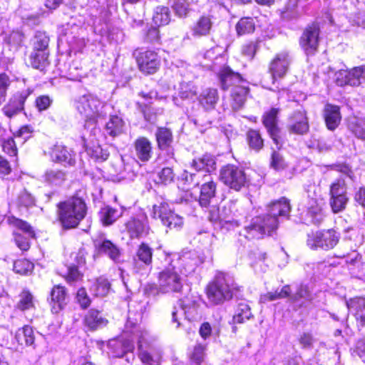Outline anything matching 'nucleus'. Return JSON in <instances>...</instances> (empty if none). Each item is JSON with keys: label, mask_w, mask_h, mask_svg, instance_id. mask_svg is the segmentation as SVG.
Listing matches in <instances>:
<instances>
[{"label": "nucleus", "mask_w": 365, "mask_h": 365, "mask_svg": "<svg viewBox=\"0 0 365 365\" xmlns=\"http://www.w3.org/2000/svg\"><path fill=\"white\" fill-rule=\"evenodd\" d=\"M75 106L85 118V128L91 129V133L94 135L100 132L96 126L98 120L103 118L111 108L110 105L89 93L78 96L75 101Z\"/></svg>", "instance_id": "1"}, {"label": "nucleus", "mask_w": 365, "mask_h": 365, "mask_svg": "<svg viewBox=\"0 0 365 365\" xmlns=\"http://www.w3.org/2000/svg\"><path fill=\"white\" fill-rule=\"evenodd\" d=\"M240 289L232 274L218 272L207 285L206 294L211 304L218 305L231 300Z\"/></svg>", "instance_id": "2"}, {"label": "nucleus", "mask_w": 365, "mask_h": 365, "mask_svg": "<svg viewBox=\"0 0 365 365\" xmlns=\"http://www.w3.org/2000/svg\"><path fill=\"white\" fill-rule=\"evenodd\" d=\"M221 88L231 90V106L234 110L242 108L248 93L246 81L240 73L234 72L229 67H223L219 73Z\"/></svg>", "instance_id": "3"}, {"label": "nucleus", "mask_w": 365, "mask_h": 365, "mask_svg": "<svg viewBox=\"0 0 365 365\" xmlns=\"http://www.w3.org/2000/svg\"><path fill=\"white\" fill-rule=\"evenodd\" d=\"M141 319V314L133 313L130 309L125 324L123 336L119 339L110 340L108 346L112 349L114 357H122L127 352H132L134 349V339L137 340L135 333V327H140L138 322Z\"/></svg>", "instance_id": "4"}, {"label": "nucleus", "mask_w": 365, "mask_h": 365, "mask_svg": "<svg viewBox=\"0 0 365 365\" xmlns=\"http://www.w3.org/2000/svg\"><path fill=\"white\" fill-rule=\"evenodd\" d=\"M138 357L144 365H160L162 351L155 346V337L143 327H135Z\"/></svg>", "instance_id": "5"}, {"label": "nucleus", "mask_w": 365, "mask_h": 365, "mask_svg": "<svg viewBox=\"0 0 365 365\" xmlns=\"http://www.w3.org/2000/svg\"><path fill=\"white\" fill-rule=\"evenodd\" d=\"M87 207L80 197H73L58 205V217L66 229L76 227L85 217Z\"/></svg>", "instance_id": "6"}, {"label": "nucleus", "mask_w": 365, "mask_h": 365, "mask_svg": "<svg viewBox=\"0 0 365 365\" xmlns=\"http://www.w3.org/2000/svg\"><path fill=\"white\" fill-rule=\"evenodd\" d=\"M199 301V297L192 294L179 300L178 306L174 307L172 312V322L177 324V328L182 324L183 317L189 322L198 318Z\"/></svg>", "instance_id": "7"}, {"label": "nucleus", "mask_w": 365, "mask_h": 365, "mask_svg": "<svg viewBox=\"0 0 365 365\" xmlns=\"http://www.w3.org/2000/svg\"><path fill=\"white\" fill-rule=\"evenodd\" d=\"M276 229L277 221L274 217L259 215L252 219L250 225L244 228L242 235L248 240L261 239Z\"/></svg>", "instance_id": "8"}, {"label": "nucleus", "mask_w": 365, "mask_h": 365, "mask_svg": "<svg viewBox=\"0 0 365 365\" xmlns=\"http://www.w3.org/2000/svg\"><path fill=\"white\" fill-rule=\"evenodd\" d=\"M150 215L154 219H159L170 230H178L183 225L182 217L175 213L167 202L154 205Z\"/></svg>", "instance_id": "9"}, {"label": "nucleus", "mask_w": 365, "mask_h": 365, "mask_svg": "<svg viewBox=\"0 0 365 365\" xmlns=\"http://www.w3.org/2000/svg\"><path fill=\"white\" fill-rule=\"evenodd\" d=\"M220 180L230 188L239 191L249 183L245 171L234 165H227L220 170Z\"/></svg>", "instance_id": "10"}, {"label": "nucleus", "mask_w": 365, "mask_h": 365, "mask_svg": "<svg viewBox=\"0 0 365 365\" xmlns=\"http://www.w3.org/2000/svg\"><path fill=\"white\" fill-rule=\"evenodd\" d=\"M182 275L175 266H170L159 274L158 283L161 292H180L182 288Z\"/></svg>", "instance_id": "11"}, {"label": "nucleus", "mask_w": 365, "mask_h": 365, "mask_svg": "<svg viewBox=\"0 0 365 365\" xmlns=\"http://www.w3.org/2000/svg\"><path fill=\"white\" fill-rule=\"evenodd\" d=\"M304 190L309 199L307 203V215L311 217L314 224H319L324 219L322 211V200L319 197V187L312 182L304 186Z\"/></svg>", "instance_id": "12"}, {"label": "nucleus", "mask_w": 365, "mask_h": 365, "mask_svg": "<svg viewBox=\"0 0 365 365\" xmlns=\"http://www.w3.org/2000/svg\"><path fill=\"white\" fill-rule=\"evenodd\" d=\"M339 241V235L333 230L312 232L308 235L307 243L311 249H332Z\"/></svg>", "instance_id": "13"}, {"label": "nucleus", "mask_w": 365, "mask_h": 365, "mask_svg": "<svg viewBox=\"0 0 365 365\" xmlns=\"http://www.w3.org/2000/svg\"><path fill=\"white\" fill-rule=\"evenodd\" d=\"M9 222L23 232V234L19 232H14L15 242L17 246L24 251L29 250L30 247L29 239L34 237V232L31 227L26 222L15 217L9 219Z\"/></svg>", "instance_id": "14"}, {"label": "nucleus", "mask_w": 365, "mask_h": 365, "mask_svg": "<svg viewBox=\"0 0 365 365\" xmlns=\"http://www.w3.org/2000/svg\"><path fill=\"white\" fill-rule=\"evenodd\" d=\"M125 231L130 238H140L148 234L149 225L147 216L140 214L135 217L130 218L125 223Z\"/></svg>", "instance_id": "15"}, {"label": "nucleus", "mask_w": 365, "mask_h": 365, "mask_svg": "<svg viewBox=\"0 0 365 365\" xmlns=\"http://www.w3.org/2000/svg\"><path fill=\"white\" fill-rule=\"evenodd\" d=\"M292 58L287 51H282L275 55L269 64V72L272 79L283 78L288 71Z\"/></svg>", "instance_id": "16"}, {"label": "nucleus", "mask_w": 365, "mask_h": 365, "mask_svg": "<svg viewBox=\"0 0 365 365\" xmlns=\"http://www.w3.org/2000/svg\"><path fill=\"white\" fill-rule=\"evenodd\" d=\"M31 93V91L29 89L15 93L3 107L2 112L4 114L6 117L11 118L21 113L24 110L26 100Z\"/></svg>", "instance_id": "17"}, {"label": "nucleus", "mask_w": 365, "mask_h": 365, "mask_svg": "<svg viewBox=\"0 0 365 365\" xmlns=\"http://www.w3.org/2000/svg\"><path fill=\"white\" fill-rule=\"evenodd\" d=\"M319 29L316 24L308 26L300 38V46L307 55H313L317 50Z\"/></svg>", "instance_id": "18"}, {"label": "nucleus", "mask_w": 365, "mask_h": 365, "mask_svg": "<svg viewBox=\"0 0 365 365\" xmlns=\"http://www.w3.org/2000/svg\"><path fill=\"white\" fill-rule=\"evenodd\" d=\"M201 188L199 203L202 207H207L215 197L217 185L210 174L202 175L200 180Z\"/></svg>", "instance_id": "19"}, {"label": "nucleus", "mask_w": 365, "mask_h": 365, "mask_svg": "<svg viewBox=\"0 0 365 365\" xmlns=\"http://www.w3.org/2000/svg\"><path fill=\"white\" fill-rule=\"evenodd\" d=\"M279 110L277 108H272L266 111L262 117V122L267 130L271 138L274 141L277 148L282 145L280 138L279 136V128L277 127V115Z\"/></svg>", "instance_id": "20"}, {"label": "nucleus", "mask_w": 365, "mask_h": 365, "mask_svg": "<svg viewBox=\"0 0 365 365\" xmlns=\"http://www.w3.org/2000/svg\"><path fill=\"white\" fill-rule=\"evenodd\" d=\"M137 62L140 70L148 74L156 72L160 65L158 54L152 51L140 53L137 57Z\"/></svg>", "instance_id": "21"}, {"label": "nucleus", "mask_w": 365, "mask_h": 365, "mask_svg": "<svg viewBox=\"0 0 365 365\" xmlns=\"http://www.w3.org/2000/svg\"><path fill=\"white\" fill-rule=\"evenodd\" d=\"M213 25V16L209 14H203L191 26V35L195 38L207 36L211 34Z\"/></svg>", "instance_id": "22"}, {"label": "nucleus", "mask_w": 365, "mask_h": 365, "mask_svg": "<svg viewBox=\"0 0 365 365\" xmlns=\"http://www.w3.org/2000/svg\"><path fill=\"white\" fill-rule=\"evenodd\" d=\"M50 157L53 162L65 166H73L76 163L75 153L63 145H54L50 152Z\"/></svg>", "instance_id": "23"}, {"label": "nucleus", "mask_w": 365, "mask_h": 365, "mask_svg": "<svg viewBox=\"0 0 365 365\" xmlns=\"http://www.w3.org/2000/svg\"><path fill=\"white\" fill-rule=\"evenodd\" d=\"M93 245L98 254L106 255L115 262L119 261L120 257V250L111 241L102 237L93 240Z\"/></svg>", "instance_id": "24"}, {"label": "nucleus", "mask_w": 365, "mask_h": 365, "mask_svg": "<svg viewBox=\"0 0 365 365\" xmlns=\"http://www.w3.org/2000/svg\"><path fill=\"white\" fill-rule=\"evenodd\" d=\"M291 207L289 200L285 197H282L277 201L272 202L266 215H262L265 217H274L277 221V227L279 223L278 217H287L289 215Z\"/></svg>", "instance_id": "25"}, {"label": "nucleus", "mask_w": 365, "mask_h": 365, "mask_svg": "<svg viewBox=\"0 0 365 365\" xmlns=\"http://www.w3.org/2000/svg\"><path fill=\"white\" fill-rule=\"evenodd\" d=\"M135 154L141 162H148L153 155L151 142L145 137H140L134 143Z\"/></svg>", "instance_id": "26"}, {"label": "nucleus", "mask_w": 365, "mask_h": 365, "mask_svg": "<svg viewBox=\"0 0 365 365\" xmlns=\"http://www.w3.org/2000/svg\"><path fill=\"white\" fill-rule=\"evenodd\" d=\"M324 118L328 130H334L341 120L339 107L331 104L326 105L324 109Z\"/></svg>", "instance_id": "27"}, {"label": "nucleus", "mask_w": 365, "mask_h": 365, "mask_svg": "<svg viewBox=\"0 0 365 365\" xmlns=\"http://www.w3.org/2000/svg\"><path fill=\"white\" fill-rule=\"evenodd\" d=\"M289 130L297 134H304L309 130L307 118L304 111L295 112L289 123Z\"/></svg>", "instance_id": "28"}, {"label": "nucleus", "mask_w": 365, "mask_h": 365, "mask_svg": "<svg viewBox=\"0 0 365 365\" xmlns=\"http://www.w3.org/2000/svg\"><path fill=\"white\" fill-rule=\"evenodd\" d=\"M66 292L63 287L56 285L51 292V305L53 313H58L66 305Z\"/></svg>", "instance_id": "29"}, {"label": "nucleus", "mask_w": 365, "mask_h": 365, "mask_svg": "<svg viewBox=\"0 0 365 365\" xmlns=\"http://www.w3.org/2000/svg\"><path fill=\"white\" fill-rule=\"evenodd\" d=\"M11 203L20 211L28 210L35 205L36 200L26 189H21L16 194V198L11 200Z\"/></svg>", "instance_id": "30"}, {"label": "nucleus", "mask_w": 365, "mask_h": 365, "mask_svg": "<svg viewBox=\"0 0 365 365\" xmlns=\"http://www.w3.org/2000/svg\"><path fill=\"white\" fill-rule=\"evenodd\" d=\"M349 311L354 314L357 322L365 325V298H354L346 302Z\"/></svg>", "instance_id": "31"}, {"label": "nucleus", "mask_w": 365, "mask_h": 365, "mask_svg": "<svg viewBox=\"0 0 365 365\" xmlns=\"http://www.w3.org/2000/svg\"><path fill=\"white\" fill-rule=\"evenodd\" d=\"M41 179L49 186H61L66 179V173L61 170L49 168L46 170Z\"/></svg>", "instance_id": "32"}, {"label": "nucleus", "mask_w": 365, "mask_h": 365, "mask_svg": "<svg viewBox=\"0 0 365 365\" xmlns=\"http://www.w3.org/2000/svg\"><path fill=\"white\" fill-rule=\"evenodd\" d=\"M126 125L123 118L119 115H110L106 125V133L110 136H118L125 130Z\"/></svg>", "instance_id": "33"}, {"label": "nucleus", "mask_w": 365, "mask_h": 365, "mask_svg": "<svg viewBox=\"0 0 365 365\" xmlns=\"http://www.w3.org/2000/svg\"><path fill=\"white\" fill-rule=\"evenodd\" d=\"M191 166L197 171L211 173L216 169V162L212 155L205 154L202 157L193 159Z\"/></svg>", "instance_id": "34"}, {"label": "nucleus", "mask_w": 365, "mask_h": 365, "mask_svg": "<svg viewBox=\"0 0 365 365\" xmlns=\"http://www.w3.org/2000/svg\"><path fill=\"white\" fill-rule=\"evenodd\" d=\"M84 322L90 329L95 330L105 327L108 321L99 311L91 309L86 315Z\"/></svg>", "instance_id": "35"}, {"label": "nucleus", "mask_w": 365, "mask_h": 365, "mask_svg": "<svg viewBox=\"0 0 365 365\" xmlns=\"http://www.w3.org/2000/svg\"><path fill=\"white\" fill-rule=\"evenodd\" d=\"M198 263L199 259L194 255L189 254L179 259L178 262L179 267L177 269L181 275L187 276L195 271Z\"/></svg>", "instance_id": "36"}, {"label": "nucleus", "mask_w": 365, "mask_h": 365, "mask_svg": "<svg viewBox=\"0 0 365 365\" xmlns=\"http://www.w3.org/2000/svg\"><path fill=\"white\" fill-rule=\"evenodd\" d=\"M336 83L339 86L349 85L351 86H359V80L353 75V69L350 71L340 69L334 75Z\"/></svg>", "instance_id": "37"}, {"label": "nucleus", "mask_w": 365, "mask_h": 365, "mask_svg": "<svg viewBox=\"0 0 365 365\" xmlns=\"http://www.w3.org/2000/svg\"><path fill=\"white\" fill-rule=\"evenodd\" d=\"M198 99L205 109H212L218 100L217 91L214 88H206L200 93Z\"/></svg>", "instance_id": "38"}, {"label": "nucleus", "mask_w": 365, "mask_h": 365, "mask_svg": "<svg viewBox=\"0 0 365 365\" xmlns=\"http://www.w3.org/2000/svg\"><path fill=\"white\" fill-rule=\"evenodd\" d=\"M122 215V211L110 206H105L100 211L101 221L104 225H112Z\"/></svg>", "instance_id": "39"}, {"label": "nucleus", "mask_w": 365, "mask_h": 365, "mask_svg": "<svg viewBox=\"0 0 365 365\" xmlns=\"http://www.w3.org/2000/svg\"><path fill=\"white\" fill-rule=\"evenodd\" d=\"M91 292L96 297H106L110 292V283L108 279L100 277L92 284Z\"/></svg>", "instance_id": "40"}, {"label": "nucleus", "mask_w": 365, "mask_h": 365, "mask_svg": "<svg viewBox=\"0 0 365 365\" xmlns=\"http://www.w3.org/2000/svg\"><path fill=\"white\" fill-rule=\"evenodd\" d=\"M19 344H25L26 346H33L35 341V336L33 329L26 325L24 327L19 329L15 336Z\"/></svg>", "instance_id": "41"}, {"label": "nucleus", "mask_w": 365, "mask_h": 365, "mask_svg": "<svg viewBox=\"0 0 365 365\" xmlns=\"http://www.w3.org/2000/svg\"><path fill=\"white\" fill-rule=\"evenodd\" d=\"M48 51H33L30 56V64L36 69L43 71L48 64Z\"/></svg>", "instance_id": "42"}, {"label": "nucleus", "mask_w": 365, "mask_h": 365, "mask_svg": "<svg viewBox=\"0 0 365 365\" xmlns=\"http://www.w3.org/2000/svg\"><path fill=\"white\" fill-rule=\"evenodd\" d=\"M155 136L159 149H164L171 146L173 135L169 129L166 128H158Z\"/></svg>", "instance_id": "43"}, {"label": "nucleus", "mask_w": 365, "mask_h": 365, "mask_svg": "<svg viewBox=\"0 0 365 365\" xmlns=\"http://www.w3.org/2000/svg\"><path fill=\"white\" fill-rule=\"evenodd\" d=\"M291 289L289 286H284L280 291L269 292L262 294L259 297L260 303H267L268 302L274 301L279 299H284L289 296Z\"/></svg>", "instance_id": "44"}, {"label": "nucleus", "mask_w": 365, "mask_h": 365, "mask_svg": "<svg viewBox=\"0 0 365 365\" xmlns=\"http://www.w3.org/2000/svg\"><path fill=\"white\" fill-rule=\"evenodd\" d=\"M252 317L250 306L244 302L239 303L235 314L232 317L234 324H242L248 320Z\"/></svg>", "instance_id": "45"}, {"label": "nucleus", "mask_w": 365, "mask_h": 365, "mask_svg": "<svg viewBox=\"0 0 365 365\" xmlns=\"http://www.w3.org/2000/svg\"><path fill=\"white\" fill-rule=\"evenodd\" d=\"M86 152L91 158L98 162L106 160L109 155L108 151L103 148L98 143L88 145Z\"/></svg>", "instance_id": "46"}, {"label": "nucleus", "mask_w": 365, "mask_h": 365, "mask_svg": "<svg viewBox=\"0 0 365 365\" xmlns=\"http://www.w3.org/2000/svg\"><path fill=\"white\" fill-rule=\"evenodd\" d=\"M235 29L238 36L252 34L255 29V24L252 18L244 17L237 23Z\"/></svg>", "instance_id": "47"}, {"label": "nucleus", "mask_w": 365, "mask_h": 365, "mask_svg": "<svg viewBox=\"0 0 365 365\" xmlns=\"http://www.w3.org/2000/svg\"><path fill=\"white\" fill-rule=\"evenodd\" d=\"M198 0H175L173 9L180 17H185L190 10V6L195 4Z\"/></svg>", "instance_id": "48"}, {"label": "nucleus", "mask_w": 365, "mask_h": 365, "mask_svg": "<svg viewBox=\"0 0 365 365\" xmlns=\"http://www.w3.org/2000/svg\"><path fill=\"white\" fill-rule=\"evenodd\" d=\"M16 307L21 311L31 309L34 307V297L28 290H23L19 294V300Z\"/></svg>", "instance_id": "49"}, {"label": "nucleus", "mask_w": 365, "mask_h": 365, "mask_svg": "<svg viewBox=\"0 0 365 365\" xmlns=\"http://www.w3.org/2000/svg\"><path fill=\"white\" fill-rule=\"evenodd\" d=\"M136 257L138 260L143 262L144 265L150 266L152 263V249L147 244L142 243L137 250Z\"/></svg>", "instance_id": "50"}, {"label": "nucleus", "mask_w": 365, "mask_h": 365, "mask_svg": "<svg viewBox=\"0 0 365 365\" xmlns=\"http://www.w3.org/2000/svg\"><path fill=\"white\" fill-rule=\"evenodd\" d=\"M153 20L155 25H167L170 21V12L168 7H158L154 13Z\"/></svg>", "instance_id": "51"}, {"label": "nucleus", "mask_w": 365, "mask_h": 365, "mask_svg": "<svg viewBox=\"0 0 365 365\" xmlns=\"http://www.w3.org/2000/svg\"><path fill=\"white\" fill-rule=\"evenodd\" d=\"M242 217L238 213V210L234 212V214L229 215L225 218L221 220L220 225L222 229L226 230H234L240 226Z\"/></svg>", "instance_id": "52"}, {"label": "nucleus", "mask_w": 365, "mask_h": 365, "mask_svg": "<svg viewBox=\"0 0 365 365\" xmlns=\"http://www.w3.org/2000/svg\"><path fill=\"white\" fill-rule=\"evenodd\" d=\"M49 38L47 35L42 31H37L33 40V51H48Z\"/></svg>", "instance_id": "53"}, {"label": "nucleus", "mask_w": 365, "mask_h": 365, "mask_svg": "<svg viewBox=\"0 0 365 365\" xmlns=\"http://www.w3.org/2000/svg\"><path fill=\"white\" fill-rule=\"evenodd\" d=\"M220 332V327L217 326L212 327L209 322H204L199 329L200 336L206 340L212 336H219Z\"/></svg>", "instance_id": "54"}, {"label": "nucleus", "mask_w": 365, "mask_h": 365, "mask_svg": "<svg viewBox=\"0 0 365 365\" xmlns=\"http://www.w3.org/2000/svg\"><path fill=\"white\" fill-rule=\"evenodd\" d=\"M346 190L344 180L337 179L330 185V196H347Z\"/></svg>", "instance_id": "55"}, {"label": "nucleus", "mask_w": 365, "mask_h": 365, "mask_svg": "<svg viewBox=\"0 0 365 365\" xmlns=\"http://www.w3.org/2000/svg\"><path fill=\"white\" fill-rule=\"evenodd\" d=\"M349 198L347 196H331L330 205L334 213L343 211L346 206Z\"/></svg>", "instance_id": "56"}, {"label": "nucleus", "mask_w": 365, "mask_h": 365, "mask_svg": "<svg viewBox=\"0 0 365 365\" xmlns=\"http://www.w3.org/2000/svg\"><path fill=\"white\" fill-rule=\"evenodd\" d=\"M33 269L34 264L25 259L16 260L14 264V271L20 274H28Z\"/></svg>", "instance_id": "57"}, {"label": "nucleus", "mask_w": 365, "mask_h": 365, "mask_svg": "<svg viewBox=\"0 0 365 365\" xmlns=\"http://www.w3.org/2000/svg\"><path fill=\"white\" fill-rule=\"evenodd\" d=\"M249 145L251 148L258 151L263 146V140L257 130H251L247 133Z\"/></svg>", "instance_id": "58"}, {"label": "nucleus", "mask_w": 365, "mask_h": 365, "mask_svg": "<svg viewBox=\"0 0 365 365\" xmlns=\"http://www.w3.org/2000/svg\"><path fill=\"white\" fill-rule=\"evenodd\" d=\"M160 90L158 91H150L148 93H142V96L145 99H153V98H166V95H163L164 91H170L171 89V86L170 85L166 84L164 81H162L159 85Z\"/></svg>", "instance_id": "59"}, {"label": "nucleus", "mask_w": 365, "mask_h": 365, "mask_svg": "<svg viewBox=\"0 0 365 365\" xmlns=\"http://www.w3.org/2000/svg\"><path fill=\"white\" fill-rule=\"evenodd\" d=\"M205 346L202 344H197L194 346L193 351L190 355V359L196 365H200L205 359Z\"/></svg>", "instance_id": "60"}, {"label": "nucleus", "mask_w": 365, "mask_h": 365, "mask_svg": "<svg viewBox=\"0 0 365 365\" xmlns=\"http://www.w3.org/2000/svg\"><path fill=\"white\" fill-rule=\"evenodd\" d=\"M160 150H161L158 157L160 161L170 165L176 162L174 157V150L172 146Z\"/></svg>", "instance_id": "61"}, {"label": "nucleus", "mask_w": 365, "mask_h": 365, "mask_svg": "<svg viewBox=\"0 0 365 365\" xmlns=\"http://www.w3.org/2000/svg\"><path fill=\"white\" fill-rule=\"evenodd\" d=\"M179 94L182 98H192L197 94V89L192 83H182Z\"/></svg>", "instance_id": "62"}, {"label": "nucleus", "mask_w": 365, "mask_h": 365, "mask_svg": "<svg viewBox=\"0 0 365 365\" xmlns=\"http://www.w3.org/2000/svg\"><path fill=\"white\" fill-rule=\"evenodd\" d=\"M52 102L53 100L48 96L43 95L36 98L35 104L37 110L42 112L48 109Z\"/></svg>", "instance_id": "63"}, {"label": "nucleus", "mask_w": 365, "mask_h": 365, "mask_svg": "<svg viewBox=\"0 0 365 365\" xmlns=\"http://www.w3.org/2000/svg\"><path fill=\"white\" fill-rule=\"evenodd\" d=\"M10 79L5 73L0 74V105L5 101Z\"/></svg>", "instance_id": "64"}]
</instances>
